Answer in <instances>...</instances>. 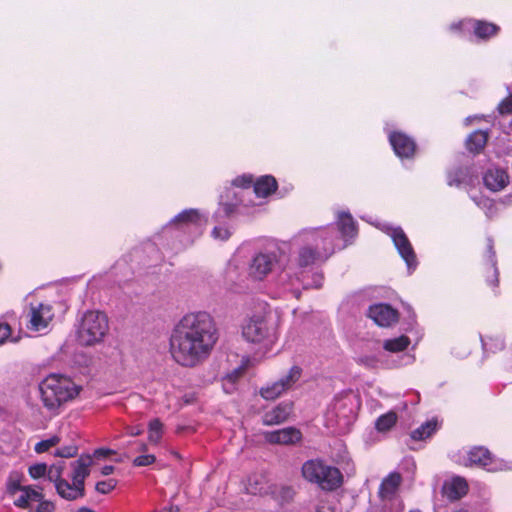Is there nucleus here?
Instances as JSON below:
<instances>
[{
	"label": "nucleus",
	"instance_id": "nucleus-1",
	"mask_svg": "<svg viewBox=\"0 0 512 512\" xmlns=\"http://www.w3.org/2000/svg\"><path fill=\"white\" fill-rule=\"evenodd\" d=\"M218 339L217 323L210 313L190 312L173 327L169 352L177 364L193 368L210 356Z\"/></svg>",
	"mask_w": 512,
	"mask_h": 512
},
{
	"label": "nucleus",
	"instance_id": "nucleus-2",
	"mask_svg": "<svg viewBox=\"0 0 512 512\" xmlns=\"http://www.w3.org/2000/svg\"><path fill=\"white\" fill-rule=\"evenodd\" d=\"M93 460L90 455H81L77 460L71 462L72 483L64 479L63 472L65 461H59L50 465L49 481L53 482L58 495L69 501L77 500L85 495V479L90 474V466Z\"/></svg>",
	"mask_w": 512,
	"mask_h": 512
},
{
	"label": "nucleus",
	"instance_id": "nucleus-3",
	"mask_svg": "<svg viewBox=\"0 0 512 512\" xmlns=\"http://www.w3.org/2000/svg\"><path fill=\"white\" fill-rule=\"evenodd\" d=\"M41 400L49 411L58 408L79 394V387L68 377L50 374L39 384Z\"/></svg>",
	"mask_w": 512,
	"mask_h": 512
},
{
	"label": "nucleus",
	"instance_id": "nucleus-4",
	"mask_svg": "<svg viewBox=\"0 0 512 512\" xmlns=\"http://www.w3.org/2000/svg\"><path fill=\"white\" fill-rule=\"evenodd\" d=\"M301 473L307 482L317 485L324 491H335L343 484L341 471L319 458L305 461Z\"/></svg>",
	"mask_w": 512,
	"mask_h": 512
},
{
	"label": "nucleus",
	"instance_id": "nucleus-5",
	"mask_svg": "<svg viewBox=\"0 0 512 512\" xmlns=\"http://www.w3.org/2000/svg\"><path fill=\"white\" fill-rule=\"evenodd\" d=\"M243 337L252 343L272 341L275 337V328L262 316H253L242 327Z\"/></svg>",
	"mask_w": 512,
	"mask_h": 512
},
{
	"label": "nucleus",
	"instance_id": "nucleus-6",
	"mask_svg": "<svg viewBox=\"0 0 512 512\" xmlns=\"http://www.w3.org/2000/svg\"><path fill=\"white\" fill-rule=\"evenodd\" d=\"M315 242V247L307 245L299 250L297 263L300 267H307L318 260H326L333 252L332 240L330 238H321V247L318 239Z\"/></svg>",
	"mask_w": 512,
	"mask_h": 512
},
{
	"label": "nucleus",
	"instance_id": "nucleus-7",
	"mask_svg": "<svg viewBox=\"0 0 512 512\" xmlns=\"http://www.w3.org/2000/svg\"><path fill=\"white\" fill-rule=\"evenodd\" d=\"M278 264L277 255L273 252L256 254L249 265V276L254 280H263Z\"/></svg>",
	"mask_w": 512,
	"mask_h": 512
},
{
	"label": "nucleus",
	"instance_id": "nucleus-8",
	"mask_svg": "<svg viewBox=\"0 0 512 512\" xmlns=\"http://www.w3.org/2000/svg\"><path fill=\"white\" fill-rule=\"evenodd\" d=\"M367 316L380 327H390L399 320L398 311L384 303L371 305Z\"/></svg>",
	"mask_w": 512,
	"mask_h": 512
},
{
	"label": "nucleus",
	"instance_id": "nucleus-9",
	"mask_svg": "<svg viewBox=\"0 0 512 512\" xmlns=\"http://www.w3.org/2000/svg\"><path fill=\"white\" fill-rule=\"evenodd\" d=\"M29 315L28 328L33 331L45 329L54 318L52 306L44 303L31 305Z\"/></svg>",
	"mask_w": 512,
	"mask_h": 512
},
{
	"label": "nucleus",
	"instance_id": "nucleus-10",
	"mask_svg": "<svg viewBox=\"0 0 512 512\" xmlns=\"http://www.w3.org/2000/svg\"><path fill=\"white\" fill-rule=\"evenodd\" d=\"M77 341L81 346H92L96 343V313L88 311L84 314L77 331Z\"/></svg>",
	"mask_w": 512,
	"mask_h": 512
},
{
	"label": "nucleus",
	"instance_id": "nucleus-11",
	"mask_svg": "<svg viewBox=\"0 0 512 512\" xmlns=\"http://www.w3.org/2000/svg\"><path fill=\"white\" fill-rule=\"evenodd\" d=\"M269 444L293 445L302 438V433L295 427H286L275 431H267L263 434Z\"/></svg>",
	"mask_w": 512,
	"mask_h": 512
},
{
	"label": "nucleus",
	"instance_id": "nucleus-12",
	"mask_svg": "<svg viewBox=\"0 0 512 512\" xmlns=\"http://www.w3.org/2000/svg\"><path fill=\"white\" fill-rule=\"evenodd\" d=\"M391 237L393 239L394 245L396 246L399 254L405 260L407 266L409 268L416 266V255L414 250L401 228H395L392 231Z\"/></svg>",
	"mask_w": 512,
	"mask_h": 512
},
{
	"label": "nucleus",
	"instance_id": "nucleus-13",
	"mask_svg": "<svg viewBox=\"0 0 512 512\" xmlns=\"http://www.w3.org/2000/svg\"><path fill=\"white\" fill-rule=\"evenodd\" d=\"M389 141L394 152L401 158H410L414 155L416 144L412 138L401 132H393L389 136Z\"/></svg>",
	"mask_w": 512,
	"mask_h": 512
},
{
	"label": "nucleus",
	"instance_id": "nucleus-14",
	"mask_svg": "<svg viewBox=\"0 0 512 512\" xmlns=\"http://www.w3.org/2000/svg\"><path fill=\"white\" fill-rule=\"evenodd\" d=\"M293 410L291 402H281L262 416V423L265 426H274L284 423Z\"/></svg>",
	"mask_w": 512,
	"mask_h": 512
},
{
	"label": "nucleus",
	"instance_id": "nucleus-15",
	"mask_svg": "<svg viewBox=\"0 0 512 512\" xmlns=\"http://www.w3.org/2000/svg\"><path fill=\"white\" fill-rule=\"evenodd\" d=\"M483 180L485 186L493 192L504 189L509 183L507 172L499 168L489 169L485 173Z\"/></svg>",
	"mask_w": 512,
	"mask_h": 512
},
{
	"label": "nucleus",
	"instance_id": "nucleus-16",
	"mask_svg": "<svg viewBox=\"0 0 512 512\" xmlns=\"http://www.w3.org/2000/svg\"><path fill=\"white\" fill-rule=\"evenodd\" d=\"M494 461L493 454L484 446H475L468 451V466L486 467Z\"/></svg>",
	"mask_w": 512,
	"mask_h": 512
},
{
	"label": "nucleus",
	"instance_id": "nucleus-17",
	"mask_svg": "<svg viewBox=\"0 0 512 512\" xmlns=\"http://www.w3.org/2000/svg\"><path fill=\"white\" fill-rule=\"evenodd\" d=\"M468 484L464 478L455 477L445 482L442 487L443 494L450 500H458L467 493Z\"/></svg>",
	"mask_w": 512,
	"mask_h": 512
},
{
	"label": "nucleus",
	"instance_id": "nucleus-18",
	"mask_svg": "<svg viewBox=\"0 0 512 512\" xmlns=\"http://www.w3.org/2000/svg\"><path fill=\"white\" fill-rule=\"evenodd\" d=\"M402 481V477L398 472H391L387 477H385L379 487V496L383 499H392L396 494L400 484Z\"/></svg>",
	"mask_w": 512,
	"mask_h": 512
},
{
	"label": "nucleus",
	"instance_id": "nucleus-19",
	"mask_svg": "<svg viewBox=\"0 0 512 512\" xmlns=\"http://www.w3.org/2000/svg\"><path fill=\"white\" fill-rule=\"evenodd\" d=\"M488 137V131L476 130L472 132L465 141L467 150L473 154H479L485 148Z\"/></svg>",
	"mask_w": 512,
	"mask_h": 512
},
{
	"label": "nucleus",
	"instance_id": "nucleus-20",
	"mask_svg": "<svg viewBox=\"0 0 512 512\" xmlns=\"http://www.w3.org/2000/svg\"><path fill=\"white\" fill-rule=\"evenodd\" d=\"M44 498L40 490L34 489L32 486H24L21 496L14 502L15 506L26 509L31 507L32 503H38Z\"/></svg>",
	"mask_w": 512,
	"mask_h": 512
},
{
	"label": "nucleus",
	"instance_id": "nucleus-21",
	"mask_svg": "<svg viewBox=\"0 0 512 512\" xmlns=\"http://www.w3.org/2000/svg\"><path fill=\"white\" fill-rule=\"evenodd\" d=\"M255 194L258 197H267L277 189V181L270 175L260 177L253 185Z\"/></svg>",
	"mask_w": 512,
	"mask_h": 512
},
{
	"label": "nucleus",
	"instance_id": "nucleus-22",
	"mask_svg": "<svg viewBox=\"0 0 512 512\" xmlns=\"http://www.w3.org/2000/svg\"><path fill=\"white\" fill-rule=\"evenodd\" d=\"M338 228L343 236L347 237H353L357 233L356 224L349 213L342 212L338 216L337 221Z\"/></svg>",
	"mask_w": 512,
	"mask_h": 512
},
{
	"label": "nucleus",
	"instance_id": "nucleus-23",
	"mask_svg": "<svg viewBox=\"0 0 512 512\" xmlns=\"http://www.w3.org/2000/svg\"><path fill=\"white\" fill-rule=\"evenodd\" d=\"M302 368L298 365L292 366L286 375L281 377L279 380H277L281 386L285 389L287 392L288 390L292 389L293 386L300 380L302 376Z\"/></svg>",
	"mask_w": 512,
	"mask_h": 512
},
{
	"label": "nucleus",
	"instance_id": "nucleus-24",
	"mask_svg": "<svg viewBox=\"0 0 512 512\" xmlns=\"http://www.w3.org/2000/svg\"><path fill=\"white\" fill-rule=\"evenodd\" d=\"M437 429V421L430 420L413 430L410 437L415 441L425 440L430 437Z\"/></svg>",
	"mask_w": 512,
	"mask_h": 512
},
{
	"label": "nucleus",
	"instance_id": "nucleus-25",
	"mask_svg": "<svg viewBox=\"0 0 512 512\" xmlns=\"http://www.w3.org/2000/svg\"><path fill=\"white\" fill-rule=\"evenodd\" d=\"M410 344L409 337L405 335H401L397 338L388 339L385 340L383 343V348L386 351L392 352V353H398L402 352L407 349V347Z\"/></svg>",
	"mask_w": 512,
	"mask_h": 512
},
{
	"label": "nucleus",
	"instance_id": "nucleus-26",
	"mask_svg": "<svg viewBox=\"0 0 512 512\" xmlns=\"http://www.w3.org/2000/svg\"><path fill=\"white\" fill-rule=\"evenodd\" d=\"M285 389L278 381L261 387L259 390L260 396L269 401H273L285 393Z\"/></svg>",
	"mask_w": 512,
	"mask_h": 512
},
{
	"label": "nucleus",
	"instance_id": "nucleus-27",
	"mask_svg": "<svg viewBox=\"0 0 512 512\" xmlns=\"http://www.w3.org/2000/svg\"><path fill=\"white\" fill-rule=\"evenodd\" d=\"M397 419V414L394 411H389L376 419L375 428L378 432L389 431L396 424Z\"/></svg>",
	"mask_w": 512,
	"mask_h": 512
},
{
	"label": "nucleus",
	"instance_id": "nucleus-28",
	"mask_svg": "<svg viewBox=\"0 0 512 512\" xmlns=\"http://www.w3.org/2000/svg\"><path fill=\"white\" fill-rule=\"evenodd\" d=\"M200 220L201 216L197 209H186L176 215L172 222L175 224H198Z\"/></svg>",
	"mask_w": 512,
	"mask_h": 512
},
{
	"label": "nucleus",
	"instance_id": "nucleus-29",
	"mask_svg": "<svg viewBox=\"0 0 512 512\" xmlns=\"http://www.w3.org/2000/svg\"><path fill=\"white\" fill-rule=\"evenodd\" d=\"M499 30V27L493 23L486 21H476L474 25V33L479 38H489L495 35Z\"/></svg>",
	"mask_w": 512,
	"mask_h": 512
},
{
	"label": "nucleus",
	"instance_id": "nucleus-30",
	"mask_svg": "<svg viewBox=\"0 0 512 512\" xmlns=\"http://www.w3.org/2000/svg\"><path fill=\"white\" fill-rule=\"evenodd\" d=\"M246 489L248 493L253 495L264 493L265 487L263 477L258 475L249 477Z\"/></svg>",
	"mask_w": 512,
	"mask_h": 512
},
{
	"label": "nucleus",
	"instance_id": "nucleus-31",
	"mask_svg": "<svg viewBox=\"0 0 512 512\" xmlns=\"http://www.w3.org/2000/svg\"><path fill=\"white\" fill-rule=\"evenodd\" d=\"M49 471L50 466L48 467L46 463H36L31 465L28 469V473L30 477L33 479H39L44 476H47V478L49 479Z\"/></svg>",
	"mask_w": 512,
	"mask_h": 512
},
{
	"label": "nucleus",
	"instance_id": "nucleus-32",
	"mask_svg": "<svg viewBox=\"0 0 512 512\" xmlns=\"http://www.w3.org/2000/svg\"><path fill=\"white\" fill-rule=\"evenodd\" d=\"M22 476L17 472H11L7 480V491L10 494H15L22 491L24 486L21 485Z\"/></svg>",
	"mask_w": 512,
	"mask_h": 512
},
{
	"label": "nucleus",
	"instance_id": "nucleus-33",
	"mask_svg": "<svg viewBox=\"0 0 512 512\" xmlns=\"http://www.w3.org/2000/svg\"><path fill=\"white\" fill-rule=\"evenodd\" d=\"M162 436V423L158 419H154L149 423V441L158 443Z\"/></svg>",
	"mask_w": 512,
	"mask_h": 512
},
{
	"label": "nucleus",
	"instance_id": "nucleus-34",
	"mask_svg": "<svg viewBox=\"0 0 512 512\" xmlns=\"http://www.w3.org/2000/svg\"><path fill=\"white\" fill-rule=\"evenodd\" d=\"M59 443V438L57 436L51 437L49 439L42 440L38 442L34 450L36 453L41 454L47 452L50 448L56 446Z\"/></svg>",
	"mask_w": 512,
	"mask_h": 512
},
{
	"label": "nucleus",
	"instance_id": "nucleus-35",
	"mask_svg": "<svg viewBox=\"0 0 512 512\" xmlns=\"http://www.w3.org/2000/svg\"><path fill=\"white\" fill-rule=\"evenodd\" d=\"M117 484L118 481L115 478L100 480L98 477V493L108 494L116 488Z\"/></svg>",
	"mask_w": 512,
	"mask_h": 512
},
{
	"label": "nucleus",
	"instance_id": "nucleus-36",
	"mask_svg": "<svg viewBox=\"0 0 512 512\" xmlns=\"http://www.w3.org/2000/svg\"><path fill=\"white\" fill-rule=\"evenodd\" d=\"M464 180V173L461 168H457L448 173L447 183L449 186H460Z\"/></svg>",
	"mask_w": 512,
	"mask_h": 512
},
{
	"label": "nucleus",
	"instance_id": "nucleus-37",
	"mask_svg": "<svg viewBox=\"0 0 512 512\" xmlns=\"http://www.w3.org/2000/svg\"><path fill=\"white\" fill-rule=\"evenodd\" d=\"M98 334L100 337H104L109 330L108 317L106 314L98 311Z\"/></svg>",
	"mask_w": 512,
	"mask_h": 512
},
{
	"label": "nucleus",
	"instance_id": "nucleus-38",
	"mask_svg": "<svg viewBox=\"0 0 512 512\" xmlns=\"http://www.w3.org/2000/svg\"><path fill=\"white\" fill-rule=\"evenodd\" d=\"M78 453V448L74 445L64 446L57 449L55 455L61 458H71L76 456Z\"/></svg>",
	"mask_w": 512,
	"mask_h": 512
},
{
	"label": "nucleus",
	"instance_id": "nucleus-39",
	"mask_svg": "<svg viewBox=\"0 0 512 512\" xmlns=\"http://www.w3.org/2000/svg\"><path fill=\"white\" fill-rule=\"evenodd\" d=\"M231 236V232L227 227L216 226L212 230V237L217 240H227Z\"/></svg>",
	"mask_w": 512,
	"mask_h": 512
},
{
	"label": "nucleus",
	"instance_id": "nucleus-40",
	"mask_svg": "<svg viewBox=\"0 0 512 512\" xmlns=\"http://www.w3.org/2000/svg\"><path fill=\"white\" fill-rule=\"evenodd\" d=\"M55 511V504L46 499H42L38 502V505L35 510H31L29 512H54Z\"/></svg>",
	"mask_w": 512,
	"mask_h": 512
},
{
	"label": "nucleus",
	"instance_id": "nucleus-41",
	"mask_svg": "<svg viewBox=\"0 0 512 512\" xmlns=\"http://www.w3.org/2000/svg\"><path fill=\"white\" fill-rule=\"evenodd\" d=\"M498 111L501 115L512 114V96L503 99L498 105Z\"/></svg>",
	"mask_w": 512,
	"mask_h": 512
},
{
	"label": "nucleus",
	"instance_id": "nucleus-42",
	"mask_svg": "<svg viewBox=\"0 0 512 512\" xmlns=\"http://www.w3.org/2000/svg\"><path fill=\"white\" fill-rule=\"evenodd\" d=\"M156 458L152 454L141 455L134 459L133 464L135 466H148L155 462Z\"/></svg>",
	"mask_w": 512,
	"mask_h": 512
},
{
	"label": "nucleus",
	"instance_id": "nucleus-43",
	"mask_svg": "<svg viewBox=\"0 0 512 512\" xmlns=\"http://www.w3.org/2000/svg\"><path fill=\"white\" fill-rule=\"evenodd\" d=\"M232 184L236 187L249 188L253 184V179L251 176L243 175L235 178Z\"/></svg>",
	"mask_w": 512,
	"mask_h": 512
},
{
	"label": "nucleus",
	"instance_id": "nucleus-44",
	"mask_svg": "<svg viewBox=\"0 0 512 512\" xmlns=\"http://www.w3.org/2000/svg\"><path fill=\"white\" fill-rule=\"evenodd\" d=\"M11 327L7 323H0V345L3 344L11 335Z\"/></svg>",
	"mask_w": 512,
	"mask_h": 512
},
{
	"label": "nucleus",
	"instance_id": "nucleus-45",
	"mask_svg": "<svg viewBox=\"0 0 512 512\" xmlns=\"http://www.w3.org/2000/svg\"><path fill=\"white\" fill-rule=\"evenodd\" d=\"M115 467L113 465L102 464L98 462V475L100 476H108L113 473Z\"/></svg>",
	"mask_w": 512,
	"mask_h": 512
},
{
	"label": "nucleus",
	"instance_id": "nucleus-46",
	"mask_svg": "<svg viewBox=\"0 0 512 512\" xmlns=\"http://www.w3.org/2000/svg\"><path fill=\"white\" fill-rule=\"evenodd\" d=\"M116 451L109 448H98V462L107 459L110 455H116Z\"/></svg>",
	"mask_w": 512,
	"mask_h": 512
},
{
	"label": "nucleus",
	"instance_id": "nucleus-47",
	"mask_svg": "<svg viewBox=\"0 0 512 512\" xmlns=\"http://www.w3.org/2000/svg\"><path fill=\"white\" fill-rule=\"evenodd\" d=\"M358 362L366 367L374 368L377 364V359L373 356H364L359 358Z\"/></svg>",
	"mask_w": 512,
	"mask_h": 512
},
{
	"label": "nucleus",
	"instance_id": "nucleus-48",
	"mask_svg": "<svg viewBox=\"0 0 512 512\" xmlns=\"http://www.w3.org/2000/svg\"><path fill=\"white\" fill-rule=\"evenodd\" d=\"M280 494L282 496V498H284L285 500L289 501L293 498L295 492H294V489L290 486H283L281 489H280Z\"/></svg>",
	"mask_w": 512,
	"mask_h": 512
},
{
	"label": "nucleus",
	"instance_id": "nucleus-49",
	"mask_svg": "<svg viewBox=\"0 0 512 512\" xmlns=\"http://www.w3.org/2000/svg\"><path fill=\"white\" fill-rule=\"evenodd\" d=\"M313 512H334V509L326 501H319Z\"/></svg>",
	"mask_w": 512,
	"mask_h": 512
},
{
	"label": "nucleus",
	"instance_id": "nucleus-50",
	"mask_svg": "<svg viewBox=\"0 0 512 512\" xmlns=\"http://www.w3.org/2000/svg\"><path fill=\"white\" fill-rule=\"evenodd\" d=\"M236 209L235 204L233 203H222L221 204V210L224 216L229 217L231 216Z\"/></svg>",
	"mask_w": 512,
	"mask_h": 512
},
{
	"label": "nucleus",
	"instance_id": "nucleus-51",
	"mask_svg": "<svg viewBox=\"0 0 512 512\" xmlns=\"http://www.w3.org/2000/svg\"><path fill=\"white\" fill-rule=\"evenodd\" d=\"M241 372L239 370H235L232 374L227 375L226 380L230 383H234L238 377L240 376Z\"/></svg>",
	"mask_w": 512,
	"mask_h": 512
},
{
	"label": "nucleus",
	"instance_id": "nucleus-52",
	"mask_svg": "<svg viewBox=\"0 0 512 512\" xmlns=\"http://www.w3.org/2000/svg\"><path fill=\"white\" fill-rule=\"evenodd\" d=\"M127 433L131 436H138L142 433V429L138 427H129Z\"/></svg>",
	"mask_w": 512,
	"mask_h": 512
},
{
	"label": "nucleus",
	"instance_id": "nucleus-53",
	"mask_svg": "<svg viewBox=\"0 0 512 512\" xmlns=\"http://www.w3.org/2000/svg\"><path fill=\"white\" fill-rule=\"evenodd\" d=\"M365 512H384V508L378 505H370Z\"/></svg>",
	"mask_w": 512,
	"mask_h": 512
},
{
	"label": "nucleus",
	"instance_id": "nucleus-54",
	"mask_svg": "<svg viewBox=\"0 0 512 512\" xmlns=\"http://www.w3.org/2000/svg\"><path fill=\"white\" fill-rule=\"evenodd\" d=\"M492 285L493 286H497L498 285V275H497V269L496 268L494 269V280L492 282Z\"/></svg>",
	"mask_w": 512,
	"mask_h": 512
},
{
	"label": "nucleus",
	"instance_id": "nucleus-55",
	"mask_svg": "<svg viewBox=\"0 0 512 512\" xmlns=\"http://www.w3.org/2000/svg\"><path fill=\"white\" fill-rule=\"evenodd\" d=\"M78 512H93V511L89 510L87 508H81Z\"/></svg>",
	"mask_w": 512,
	"mask_h": 512
},
{
	"label": "nucleus",
	"instance_id": "nucleus-56",
	"mask_svg": "<svg viewBox=\"0 0 512 512\" xmlns=\"http://www.w3.org/2000/svg\"><path fill=\"white\" fill-rule=\"evenodd\" d=\"M498 345H499V348L502 349L503 346H504V343L502 340H498Z\"/></svg>",
	"mask_w": 512,
	"mask_h": 512
},
{
	"label": "nucleus",
	"instance_id": "nucleus-57",
	"mask_svg": "<svg viewBox=\"0 0 512 512\" xmlns=\"http://www.w3.org/2000/svg\"><path fill=\"white\" fill-rule=\"evenodd\" d=\"M488 249H489V252H491L494 255L492 244L488 245Z\"/></svg>",
	"mask_w": 512,
	"mask_h": 512
},
{
	"label": "nucleus",
	"instance_id": "nucleus-58",
	"mask_svg": "<svg viewBox=\"0 0 512 512\" xmlns=\"http://www.w3.org/2000/svg\"><path fill=\"white\" fill-rule=\"evenodd\" d=\"M483 347L486 348L488 343L485 340H482Z\"/></svg>",
	"mask_w": 512,
	"mask_h": 512
},
{
	"label": "nucleus",
	"instance_id": "nucleus-59",
	"mask_svg": "<svg viewBox=\"0 0 512 512\" xmlns=\"http://www.w3.org/2000/svg\"><path fill=\"white\" fill-rule=\"evenodd\" d=\"M173 510H174V507H171L170 508V512H173ZM175 512H178V508L177 507L175 508Z\"/></svg>",
	"mask_w": 512,
	"mask_h": 512
},
{
	"label": "nucleus",
	"instance_id": "nucleus-60",
	"mask_svg": "<svg viewBox=\"0 0 512 512\" xmlns=\"http://www.w3.org/2000/svg\"><path fill=\"white\" fill-rule=\"evenodd\" d=\"M141 449H142V450H146V445H145V444H142Z\"/></svg>",
	"mask_w": 512,
	"mask_h": 512
},
{
	"label": "nucleus",
	"instance_id": "nucleus-61",
	"mask_svg": "<svg viewBox=\"0 0 512 512\" xmlns=\"http://www.w3.org/2000/svg\"><path fill=\"white\" fill-rule=\"evenodd\" d=\"M409 512H421L420 510H411Z\"/></svg>",
	"mask_w": 512,
	"mask_h": 512
},
{
	"label": "nucleus",
	"instance_id": "nucleus-62",
	"mask_svg": "<svg viewBox=\"0 0 512 512\" xmlns=\"http://www.w3.org/2000/svg\"><path fill=\"white\" fill-rule=\"evenodd\" d=\"M153 512H158V511H153Z\"/></svg>",
	"mask_w": 512,
	"mask_h": 512
}]
</instances>
